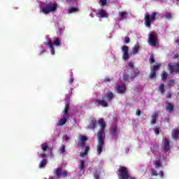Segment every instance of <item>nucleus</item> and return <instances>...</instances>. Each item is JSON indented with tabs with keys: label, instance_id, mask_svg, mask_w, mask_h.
Masks as SVG:
<instances>
[{
	"label": "nucleus",
	"instance_id": "29",
	"mask_svg": "<svg viewBox=\"0 0 179 179\" xmlns=\"http://www.w3.org/2000/svg\"><path fill=\"white\" fill-rule=\"evenodd\" d=\"M169 78V74L166 73V71H162L161 74V79L162 80H166Z\"/></svg>",
	"mask_w": 179,
	"mask_h": 179
},
{
	"label": "nucleus",
	"instance_id": "15",
	"mask_svg": "<svg viewBox=\"0 0 179 179\" xmlns=\"http://www.w3.org/2000/svg\"><path fill=\"white\" fill-rule=\"evenodd\" d=\"M117 131L118 127L117 126H113L110 128V134L112 135V136H114L115 139L118 138V133H117Z\"/></svg>",
	"mask_w": 179,
	"mask_h": 179
},
{
	"label": "nucleus",
	"instance_id": "26",
	"mask_svg": "<svg viewBox=\"0 0 179 179\" xmlns=\"http://www.w3.org/2000/svg\"><path fill=\"white\" fill-rule=\"evenodd\" d=\"M160 68H162V64L158 63V64H156L154 66H152L151 71H152L154 72H157V71H159V69H160Z\"/></svg>",
	"mask_w": 179,
	"mask_h": 179
},
{
	"label": "nucleus",
	"instance_id": "54",
	"mask_svg": "<svg viewBox=\"0 0 179 179\" xmlns=\"http://www.w3.org/2000/svg\"><path fill=\"white\" fill-rule=\"evenodd\" d=\"M65 141H69L70 138L68 136H64Z\"/></svg>",
	"mask_w": 179,
	"mask_h": 179
},
{
	"label": "nucleus",
	"instance_id": "43",
	"mask_svg": "<svg viewBox=\"0 0 179 179\" xmlns=\"http://www.w3.org/2000/svg\"><path fill=\"white\" fill-rule=\"evenodd\" d=\"M59 153H61V154L65 153V145H62L60 147Z\"/></svg>",
	"mask_w": 179,
	"mask_h": 179
},
{
	"label": "nucleus",
	"instance_id": "8",
	"mask_svg": "<svg viewBox=\"0 0 179 179\" xmlns=\"http://www.w3.org/2000/svg\"><path fill=\"white\" fill-rule=\"evenodd\" d=\"M122 59L123 61H128L129 59V48L127 45L122 46Z\"/></svg>",
	"mask_w": 179,
	"mask_h": 179
},
{
	"label": "nucleus",
	"instance_id": "34",
	"mask_svg": "<svg viewBox=\"0 0 179 179\" xmlns=\"http://www.w3.org/2000/svg\"><path fill=\"white\" fill-rule=\"evenodd\" d=\"M41 148L43 152H47V150H48V145H47L46 143L41 144Z\"/></svg>",
	"mask_w": 179,
	"mask_h": 179
},
{
	"label": "nucleus",
	"instance_id": "11",
	"mask_svg": "<svg viewBox=\"0 0 179 179\" xmlns=\"http://www.w3.org/2000/svg\"><path fill=\"white\" fill-rule=\"evenodd\" d=\"M68 120H69V116H66L63 115L62 118L59 120V121L57 123V127H62L66 124L68 122Z\"/></svg>",
	"mask_w": 179,
	"mask_h": 179
},
{
	"label": "nucleus",
	"instance_id": "59",
	"mask_svg": "<svg viewBox=\"0 0 179 179\" xmlns=\"http://www.w3.org/2000/svg\"><path fill=\"white\" fill-rule=\"evenodd\" d=\"M178 2H179V0H176Z\"/></svg>",
	"mask_w": 179,
	"mask_h": 179
},
{
	"label": "nucleus",
	"instance_id": "51",
	"mask_svg": "<svg viewBox=\"0 0 179 179\" xmlns=\"http://www.w3.org/2000/svg\"><path fill=\"white\" fill-rule=\"evenodd\" d=\"M104 82H111V79H110V78L107 77L105 78Z\"/></svg>",
	"mask_w": 179,
	"mask_h": 179
},
{
	"label": "nucleus",
	"instance_id": "50",
	"mask_svg": "<svg viewBox=\"0 0 179 179\" xmlns=\"http://www.w3.org/2000/svg\"><path fill=\"white\" fill-rule=\"evenodd\" d=\"M69 83L70 85H72V83H73V78H70L69 80Z\"/></svg>",
	"mask_w": 179,
	"mask_h": 179
},
{
	"label": "nucleus",
	"instance_id": "55",
	"mask_svg": "<svg viewBox=\"0 0 179 179\" xmlns=\"http://www.w3.org/2000/svg\"><path fill=\"white\" fill-rule=\"evenodd\" d=\"M174 58L176 59H178L179 58V56H178V55H174Z\"/></svg>",
	"mask_w": 179,
	"mask_h": 179
},
{
	"label": "nucleus",
	"instance_id": "1",
	"mask_svg": "<svg viewBox=\"0 0 179 179\" xmlns=\"http://www.w3.org/2000/svg\"><path fill=\"white\" fill-rule=\"evenodd\" d=\"M98 124L101 127V129L98 131L96 138L98 139V144L96 145L97 155H101L103 152V149H104V142L106 141V122L104 119H99Z\"/></svg>",
	"mask_w": 179,
	"mask_h": 179
},
{
	"label": "nucleus",
	"instance_id": "44",
	"mask_svg": "<svg viewBox=\"0 0 179 179\" xmlns=\"http://www.w3.org/2000/svg\"><path fill=\"white\" fill-rule=\"evenodd\" d=\"M129 41H131V39H129V37L126 36V37L124 38V43H125L126 44H128V43H129Z\"/></svg>",
	"mask_w": 179,
	"mask_h": 179
},
{
	"label": "nucleus",
	"instance_id": "36",
	"mask_svg": "<svg viewBox=\"0 0 179 179\" xmlns=\"http://www.w3.org/2000/svg\"><path fill=\"white\" fill-rule=\"evenodd\" d=\"M154 132H155V135H159V134H160V132H162V129H160V127H155Z\"/></svg>",
	"mask_w": 179,
	"mask_h": 179
},
{
	"label": "nucleus",
	"instance_id": "4",
	"mask_svg": "<svg viewBox=\"0 0 179 179\" xmlns=\"http://www.w3.org/2000/svg\"><path fill=\"white\" fill-rule=\"evenodd\" d=\"M117 173L120 176V179H129V171H128L127 167L120 166Z\"/></svg>",
	"mask_w": 179,
	"mask_h": 179
},
{
	"label": "nucleus",
	"instance_id": "38",
	"mask_svg": "<svg viewBox=\"0 0 179 179\" xmlns=\"http://www.w3.org/2000/svg\"><path fill=\"white\" fill-rule=\"evenodd\" d=\"M159 90L162 94H164V84H160L159 86Z\"/></svg>",
	"mask_w": 179,
	"mask_h": 179
},
{
	"label": "nucleus",
	"instance_id": "2",
	"mask_svg": "<svg viewBox=\"0 0 179 179\" xmlns=\"http://www.w3.org/2000/svg\"><path fill=\"white\" fill-rule=\"evenodd\" d=\"M156 17H159V13L152 12L151 15L145 14L144 15V24L145 27L150 29L152 27V23L156 20Z\"/></svg>",
	"mask_w": 179,
	"mask_h": 179
},
{
	"label": "nucleus",
	"instance_id": "41",
	"mask_svg": "<svg viewBox=\"0 0 179 179\" xmlns=\"http://www.w3.org/2000/svg\"><path fill=\"white\" fill-rule=\"evenodd\" d=\"M108 0H99V5H101V6H105V5H107V1Z\"/></svg>",
	"mask_w": 179,
	"mask_h": 179
},
{
	"label": "nucleus",
	"instance_id": "23",
	"mask_svg": "<svg viewBox=\"0 0 179 179\" xmlns=\"http://www.w3.org/2000/svg\"><path fill=\"white\" fill-rule=\"evenodd\" d=\"M157 116H158L157 112L154 113L152 114V115L151 116L152 120H151L150 122H151V124H152V125L155 124V123L156 122V121H157Z\"/></svg>",
	"mask_w": 179,
	"mask_h": 179
},
{
	"label": "nucleus",
	"instance_id": "33",
	"mask_svg": "<svg viewBox=\"0 0 179 179\" xmlns=\"http://www.w3.org/2000/svg\"><path fill=\"white\" fill-rule=\"evenodd\" d=\"M44 166H47V159H43L39 164L40 169L44 167Z\"/></svg>",
	"mask_w": 179,
	"mask_h": 179
},
{
	"label": "nucleus",
	"instance_id": "20",
	"mask_svg": "<svg viewBox=\"0 0 179 179\" xmlns=\"http://www.w3.org/2000/svg\"><path fill=\"white\" fill-rule=\"evenodd\" d=\"M63 115H66V117H71L69 114V104L66 103L64 106V109L63 110Z\"/></svg>",
	"mask_w": 179,
	"mask_h": 179
},
{
	"label": "nucleus",
	"instance_id": "56",
	"mask_svg": "<svg viewBox=\"0 0 179 179\" xmlns=\"http://www.w3.org/2000/svg\"><path fill=\"white\" fill-rule=\"evenodd\" d=\"M66 2H73V0H66Z\"/></svg>",
	"mask_w": 179,
	"mask_h": 179
},
{
	"label": "nucleus",
	"instance_id": "31",
	"mask_svg": "<svg viewBox=\"0 0 179 179\" xmlns=\"http://www.w3.org/2000/svg\"><path fill=\"white\" fill-rule=\"evenodd\" d=\"M149 77L150 79H156V78H157V74H156L155 71H152V70H151Z\"/></svg>",
	"mask_w": 179,
	"mask_h": 179
},
{
	"label": "nucleus",
	"instance_id": "16",
	"mask_svg": "<svg viewBox=\"0 0 179 179\" xmlns=\"http://www.w3.org/2000/svg\"><path fill=\"white\" fill-rule=\"evenodd\" d=\"M163 146H164V150L165 152H169V150H170V140H169V138H164Z\"/></svg>",
	"mask_w": 179,
	"mask_h": 179
},
{
	"label": "nucleus",
	"instance_id": "13",
	"mask_svg": "<svg viewBox=\"0 0 179 179\" xmlns=\"http://www.w3.org/2000/svg\"><path fill=\"white\" fill-rule=\"evenodd\" d=\"M152 164L155 169L162 167L163 164H162V157L155 158V160L152 162Z\"/></svg>",
	"mask_w": 179,
	"mask_h": 179
},
{
	"label": "nucleus",
	"instance_id": "21",
	"mask_svg": "<svg viewBox=\"0 0 179 179\" xmlns=\"http://www.w3.org/2000/svg\"><path fill=\"white\" fill-rule=\"evenodd\" d=\"M96 124H97V120H96V119H92L90 123L89 128L94 131V129H96Z\"/></svg>",
	"mask_w": 179,
	"mask_h": 179
},
{
	"label": "nucleus",
	"instance_id": "49",
	"mask_svg": "<svg viewBox=\"0 0 179 179\" xmlns=\"http://www.w3.org/2000/svg\"><path fill=\"white\" fill-rule=\"evenodd\" d=\"M166 99H171V93L168 92L166 94Z\"/></svg>",
	"mask_w": 179,
	"mask_h": 179
},
{
	"label": "nucleus",
	"instance_id": "53",
	"mask_svg": "<svg viewBox=\"0 0 179 179\" xmlns=\"http://www.w3.org/2000/svg\"><path fill=\"white\" fill-rule=\"evenodd\" d=\"M40 157H42V159H44V157H45V154L42 153L40 155Z\"/></svg>",
	"mask_w": 179,
	"mask_h": 179
},
{
	"label": "nucleus",
	"instance_id": "32",
	"mask_svg": "<svg viewBox=\"0 0 179 179\" xmlns=\"http://www.w3.org/2000/svg\"><path fill=\"white\" fill-rule=\"evenodd\" d=\"M75 12H79V8L78 7H71L69 10V13H73Z\"/></svg>",
	"mask_w": 179,
	"mask_h": 179
},
{
	"label": "nucleus",
	"instance_id": "18",
	"mask_svg": "<svg viewBox=\"0 0 179 179\" xmlns=\"http://www.w3.org/2000/svg\"><path fill=\"white\" fill-rule=\"evenodd\" d=\"M139 50H141V45H139V43L137 42L132 48L133 55H136V54H138Z\"/></svg>",
	"mask_w": 179,
	"mask_h": 179
},
{
	"label": "nucleus",
	"instance_id": "6",
	"mask_svg": "<svg viewBox=\"0 0 179 179\" xmlns=\"http://www.w3.org/2000/svg\"><path fill=\"white\" fill-rule=\"evenodd\" d=\"M168 69L171 75L179 73V62L178 63H169L168 64Z\"/></svg>",
	"mask_w": 179,
	"mask_h": 179
},
{
	"label": "nucleus",
	"instance_id": "48",
	"mask_svg": "<svg viewBox=\"0 0 179 179\" xmlns=\"http://www.w3.org/2000/svg\"><path fill=\"white\" fill-rule=\"evenodd\" d=\"M86 155H87V152H85V151H84L83 152L80 153V157H85V156H86Z\"/></svg>",
	"mask_w": 179,
	"mask_h": 179
},
{
	"label": "nucleus",
	"instance_id": "37",
	"mask_svg": "<svg viewBox=\"0 0 179 179\" xmlns=\"http://www.w3.org/2000/svg\"><path fill=\"white\" fill-rule=\"evenodd\" d=\"M151 176L152 177H157V176H159L157 171H156L155 169H151Z\"/></svg>",
	"mask_w": 179,
	"mask_h": 179
},
{
	"label": "nucleus",
	"instance_id": "39",
	"mask_svg": "<svg viewBox=\"0 0 179 179\" xmlns=\"http://www.w3.org/2000/svg\"><path fill=\"white\" fill-rule=\"evenodd\" d=\"M119 15L122 19H127V12H120Z\"/></svg>",
	"mask_w": 179,
	"mask_h": 179
},
{
	"label": "nucleus",
	"instance_id": "9",
	"mask_svg": "<svg viewBox=\"0 0 179 179\" xmlns=\"http://www.w3.org/2000/svg\"><path fill=\"white\" fill-rule=\"evenodd\" d=\"M148 43L151 47H155L157 44V39L155 33H150L148 36Z\"/></svg>",
	"mask_w": 179,
	"mask_h": 179
},
{
	"label": "nucleus",
	"instance_id": "58",
	"mask_svg": "<svg viewBox=\"0 0 179 179\" xmlns=\"http://www.w3.org/2000/svg\"><path fill=\"white\" fill-rule=\"evenodd\" d=\"M176 43H179V41H178V40H176Z\"/></svg>",
	"mask_w": 179,
	"mask_h": 179
},
{
	"label": "nucleus",
	"instance_id": "3",
	"mask_svg": "<svg viewBox=\"0 0 179 179\" xmlns=\"http://www.w3.org/2000/svg\"><path fill=\"white\" fill-rule=\"evenodd\" d=\"M61 44V39L59 38H57L53 41L49 40L46 42V45H48L50 48V54L52 55H55V49L54 48V45H56V47H59V45Z\"/></svg>",
	"mask_w": 179,
	"mask_h": 179
},
{
	"label": "nucleus",
	"instance_id": "22",
	"mask_svg": "<svg viewBox=\"0 0 179 179\" xmlns=\"http://www.w3.org/2000/svg\"><path fill=\"white\" fill-rule=\"evenodd\" d=\"M166 110L168 113H171L173 111H174V105L171 103H168L166 104Z\"/></svg>",
	"mask_w": 179,
	"mask_h": 179
},
{
	"label": "nucleus",
	"instance_id": "10",
	"mask_svg": "<svg viewBox=\"0 0 179 179\" xmlns=\"http://www.w3.org/2000/svg\"><path fill=\"white\" fill-rule=\"evenodd\" d=\"M87 141V136H83V135L79 136L78 143L80 145V148H82V149H83V148H85Z\"/></svg>",
	"mask_w": 179,
	"mask_h": 179
},
{
	"label": "nucleus",
	"instance_id": "40",
	"mask_svg": "<svg viewBox=\"0 0 179 179\" xmlns=\"http://www.w3.org/2000/svg\"><path fill=\"white\" fill-rule=\"evenodd\" d=\"M165 19L167 20H171L173 18V15L171 13H166L164 16Z\"/></svg>",
	"mask_w": 179,
	"mask_h": 179
},
{
	"label": "nucleus",
	"instance_id": "57",
	"mask_svg": "<svg viewBox=\"0 0 179 179\" xmlns=\"http://www.w3.org/2000/svg\"><path fill=\"white\" fill-rule=\"evenodd\" d=\"M129 179H136V178L131 177V178H129Z\"/></svg>",
	"mask_w": 179,
	"mask_h": 179
},
{
	"label": "nucleus",
	"instance_id": "14",
	"mask_svg": "<svg viewBox=\"0 0 179 179\" xmlns=\"http://www.w3.org/2000/svg\"><path fill=\"white\" fill-rule=\"evenodd\" d=\"M98 17L100 19L104 18V17H108V13L104 9H100L97 13Z\"/></svg>",
	"mask_w": 179,
	"mask_h": 179
},
{
	"label": "nucleus",
	"instance_id": "24",
	"mask_svg": "<svg viewBox=\"0 0 179 179\" xmlns=\"http://www.w3.org/2000/svg\"><path fill=\"white\" fill-rule=\"evenodd\" d=\"M49 9L50 10V12H55V10H57V8L58 7V6L57 5V3H53V4H48V5Z\"/></svg>",
	"mask_w": 179,
	"mask_h": 179
},
{
	"label": "nucleus",
	"instance_id": "27",
	"mask_svg": "<svg viewBox=\"0 0 179 179\" xmlns=\"http://www.w3.org/2000/svg\"><path fill=\"white\" fill-rule=\"evenodd\" d=\"M80 171L85 173V160H81L79 165Z\"/></svg>",
	"mask_w": 179,
	"mask_h": 179
},
{
	"label": "nucleus",
	"instance_id": "12",
	"mask_svg": "<svg viewBox=\"0 0 179 179\" xmlns=\"http://www.w3.org/2000/svg\"><path fill=\"white\" fill-rule=\"evenodd\" d=\"M95 104L101 107H108V103L104 99H95Z\"/></svg>",
	"mask_w": 179,
	"mask_h": 179
},
{
	"label": "nucleus",
	"instance_id": "25",
	"mask_svg": "<svg viewBox=\"0 0 179 179\" xmlns=\"http://www.w3.org/2000/svg\"><path fill=\"white\" fill-rule=\"evenodd\" d=\"M179 136V131L178 129H175L172 131V138L173 139H178Z\"/></svg>",
	"mask_w": 179,
	"mask_h": 179
},
{
	"label": "nucleus",
	"instance_id": "42",
	"mask_svg": "<svg viewBox=\"0 0 179 179\" xmlns=\"http://www.w3.org/2000/svg\"><path fill=\"white\" fill-rule=\"evenodd\" d=\"M175 83H176L175 80H171L168 81L169 86H174Z\"/></svg>",
	"mask_w": 179,
	"mask_h": 179
},
{
	"label": "nucleus",
	"instance_id": "5",
	"mask_svg": "<svg viewBox=\"0 0 179 179\" xmlns=\"http://www.w3.org/2000/svg\"><path fill=\"white\" fill-rule=\"evenodd\" d=\"M139 73H141V71H139V70L138 69L133 71V72L131 73L130 78H129V75L127 73H124L123 80L124 82H128L129 79H131V80H135V78H136V76H139Z\"/></svg>",
	"mask_w": 179,
	"mask_h": 179
},
{
	"label": "nucleus",
	"instance_id": "28",
	"mask_svg": "<svg viewBox=\"0 0 179 179\" xmlns=\"http://www.w3.org/2000/svg\"><path fill=\"white\" fill-rule=\"evenodd\" d=\"M100 174H101V171L95 170L94 172V178L100 179Z\"/></svg>",
	"mask_w": 179,
	"mask_h": 179
},
{
	"label": "nucleus",
	"instance_id": "19",
	"mask_svg": "<svg viewBox=\"0 0 179 179\" xmlns=\"http://www.w3.org/2000/svg\"><path fill=\"white\" fill-rule=\"evenodd\" d=\"M117 93H120L121 94H124L125 92H127V87L125 85H119L117 87Z\"/></svg>",
	"mask_w": 179,
	"mask_h": 179
},
{
	"label": "nucleus",
	"instance_id": "46",
	"mask_svg": "<svg viewBox=\"0 0 179 179\" xmlns=\"http://www.w3.org/2000/svg\"><path fill=\"white\" fill-rule=\"evenodd\" d=\"M89 150H90V147H89V145H87L85 147V149L84 152L87 154L89 152Z\"/></svg>",
	"mask_w": 179,
	"mask_h": 179
},
{
	"label": "nucleus",
	"instance_id": "17",
	"mask_svg": "<svg viewBox=\"0 0 179 179\" xmlns=\"http://www.w3.org/2000/svg\"><path fill=\"white\" fill-rule=\"evenodd\" d=\"M105 99H106V101H112L113 99H114V93L111 92V91L108 90L106 92V94L104 95Z\"/></svg>",
	"mask_w": 179,
	"mask_h": 179
},
{
	"label": "nucleus",
	"instance_id": "52",
	"mask_svg": "<svg viewBox=\"0 0 179 179\" xmlns=\"http://www.w3.org/2000/svg\"><path fill=\"white\" fill-rule=\"evenodd\" d=\"M129 66H130V68H134V63H132V62H129Z\"/></svg>",
	"mask_w": 179,
	"mask_h": 179
},
{
	"label": "nucleus",
	"instance_id": "47",
	"mask_svg": "<svg viewBox=\"0 0 179 179\" xmlns=\"http://www.w3.org/2000/svg\"><path fill=\"white\" fill-rule=\"evenodd\" d=\"M141 110L139 109H137L136 111V115H138V117H139V115H141Z\"/></svg>",
	"mask_w": 179,
	"mask_h": 179
},
{
	"label": "nucleus",
	"instance_id": "30",
	"mask_svg": "<svg viewBox=\"0 0 179 179\" xmlns=\"http://www.w3.org/2000/svg\"><path fill=\"white\" fill-rule=\"evenodd\" d=\"M42 12L43 13H45V15H48V13H50V8L48 7V5L45 6L43 9H42Z\"/></svg>",
	"mask_w": 179,
	"mask_h": 179
},
{
	"label": "nucleus",
	"instance_id": "7",
	"mask_svg": "<svg viewBox=\"0 0 179 179\" xmlns=\"http://www.w3.org/2000/svg\"><path fill=\"white\" fill-rule=\"evenodd\" d=\"M54 175L57 179L61 178L62 176H63V177H68V171H64L62 172V169L61 167H58L54 171Z\"/></svg>",
	"mask_w": 179,
	"mask_h": 179
},
{
	"label": "nucleus",
	"instance_id": "45",
	"mask_svg": "<svg viewBox=\"0 0 179 179\" xmlns=\"http://www.w3.org/2000/svg\"><path fill=\"white\" fill-rule=\"evenodd\" d=\"M158 176H159L161 177V178H163V177H164V172H163V171H160L159 172Z\"/></svg>",
	"mask_w": 179,
	"mask_h": 179
},
{
	"label": "nucleus",
	"instance_id": "35",
	"mask_svg": "<svg viewBox=\"0 0 179 179\" xmlns=\"http://www.w3.org/2000/svg\"><path fill=\"white\" fill-rule=\"evenodd\" d=\"M148 62H150V64H155V62H156V60L155 59V55H150Z\"/></svg>",
	"mask_w": 179,
	"mask_h": 179
}]
</instances>
